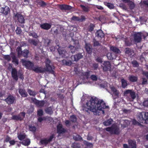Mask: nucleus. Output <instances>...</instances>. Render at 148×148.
Segmentation results:
<instances>
[{
    "label": "nucleus",
    "instance_id": "f257e3e1",
    "mask_svg": "<svg viewBox=\"0 0 148 148\" xmlns=\"http://www.w3.org/2000/svg\"><path fill=\"white\" fill-rule=\"evenodd\" d=\"M108 108L109 107L106 106L102 100L99 99L96 97L92 98L82 107L83 110L87 112L88 114L91 112H93L94 115L98 116L101 114H104V109Z\"/></svg>",
    "mask_w": 148,
    "mask_h": 148
},
{
    "label": "nucleus",
    "instance_id": "f03ea898",
    "mask_svg": "<svg viewBox=\"0 0 148 148\" xmlns=\"http://www.w3.org/2000/svg\"><path fill=\"white\" fill-rule=\"evenodd\" d=\"M106 130L109 132L111 134H115L118 135L120 134L121 131L119 127L116 125H112L111 127L106 128Z\"/></svg>",
    "mask_w": 148,
    "mask_h": 148
},
{
    "label": "nucleus",
    "instance_id": "7ed1b4c3",
    "mask_svg": "<svg viewBox=\"0 0 148 148\" xmlns=\"http://www.w3.org/2000/svg\"><path fill=\"white\" fill-rule=\"evenodd\" d=\"M14 19L17 21V24L21 26L22 27H24V25H22L25 23V19L23 16L20 13H14Z\"/></svg>",
    "mask_w": 148,
    "mask_h": 148
},
{
    "label": "nucleus",
    "instance_id": "20e7f679",
    "mask_svg": "<svg viewBox=\"0 0 148 148\" xmlns=\"http://www.w3.org/2000/svg\"><path fill=\"white\" fill-rule=\"evenodd\" d=\"M12 77L15 80L17 81L18 79V77L20 79H23L24 77L22 73L20 72H18V71L15 68H12L11 71Z\"/></svg>",
    "mask_w": 148,
    "mask_h": 148
},
{
    "label": "nucleus",
    "instance_id": "39448f33",
    "mask_svg": "<svg viewBox=\"0 0 148 148\" xmlns=\"http://www.w3.org/2000/svg\"><path fill=\"white\" fill-rule=\"evenodd\" d=\"M45 69L47 72H49L52 74H54V71L53 69H54V67L52 66V63L51 61L48 59L47 58L45 61Z\"/></svg>",
    "mask_w": 148,
    "mask_h": 148
},
{
    "label": "nucleus",
    "instance_id": "423d86ee",
    "mask_svg": "<svg viewBox=\"0 0 148 148\" xmlns=\"http://www.w3.org/2000/svg\"><path fill=\"white\" fill-rule=\"evenodd\" d=\"M22 63L23 65L25 66L27 69L32 70L34 67V64L33 62L29 61L26 60H23Z\"/></svg>",
    "mask_w": 148,
    "mask_h": 148
},
{
    "label": "nucleus",
    "instance_id": "0eeeda50",
    "mask_svg": "<svg viewBox=\"0 0 148 148\" xmlns=\"http://www.w3.org/2000/svg\"><path fill=\"white\" fill-rule=\"evenodd\" d=\"M58 52L60 55L62 57L67 58L69 56L68 53L63 48L59 47L58 49Z\"/></svg>",
    "mask_w": 148,
    "mask_h": 148
},
{
    "label": "nucleus",
    "instance_id": "6e6552de",
    "mask_svg": "<svg viewBox=\"0 0 148 148\" xmlns=\"http://www.w3.org/2000/svg\"><path fill=\"white\" fill-rule=\"evenodd\" d=\"M25 112H21L18 115L13 116L12 117V119L17 121H22L25 117Z\"/></svg>",
    "mask_w": 148,
    "mask_h": 148
},
{
    "label": "nucleus",
    "instance_id": "1a4fd4ad",
    "mask_svg": "<svg viewBox=\"0 0 148 148\" xmlns=\"http://www.w3.org/2000/svg\"><path fill=\"white\" fill-rule=\"evenodd\" d=\"M128 94L130 95V97L133 100L136 97L135 93L132 90H126L124 91L123 95L124 96H127Z\"/></svg>",
    "mask_w": 148,
    "mask_h": 148
},
{
    "label": "nucleus",
    "instance_id": "9d476101",
    "mask_svg": "<svg viewBox=\"0 0 148 148\" xmlns=\"http://www.w3.org/2000/svg\"><path fill=\"white\" fill-rule=\"evenodd\" d=\"M132 37H146L148 36V33L145 32H133L131 33Z\"/></svg>",
    "mask_w": 148,
    "mask_h": 148
},
{
    "label": "nucleus",
    "instance_id": "9b49d317",
    "mask_svg": "<svg viewBox=\"0 0 148 148\" xmlns=\"http://www.w3.org/2000/svg\"><path fill=\"white\" fill-rule=\"evenodd\" d=\"M31 100L34 104L40 107H43L45 103L44 100L39 101L33 97L31 98Z\"/></svg>",
    "mask_w": 148,
    "mask_h": 148
},
{
    "label": "nucleus",
    "instance_id": "f8f14e48",
    "mask_svg": "<svg viewBox=\"0 0 148 148\" xmlns=\"http://www.w3.org/2000/svg\"><path fill=\"white\" fill-rule=\"evenodd\" d=\"M4 101L8 105H10L15 102L16 99L14 97L10 95L8 96L6 99H5Z\"/></svg>",
    "mask_w": 148,
    "mask_h": 148
},
{
    "label": "nucleus",
    "instance_id": "ddd939ff",
    "mask_svg": "<svg viewBox=\"0 0 148 148\" xmlns=\"http://www.w3.org/2000/svg\"><path fill=\"white\" fill-rule=\"evenodd\" d=\"M36 73H43L46 71L45 68L41 66H36V67H34L32 70Z\"/></svg>",
    "mask_w": 148,
    "mask_h": 148
},
{
    "label": "nucleus",
    "instance_id": "4468645a",
    "mask_svg": "<svg viewBox=\"0 0 148 148\" xmlns=\"http://www.w3.org/2000/svg\"><path fill=\"white\" fill-rule=\"evenodd\" d=\"M54 136V135L53 134L50 136L49 139H48L45 138L41 140L40 141V143L42 145H46L52 140Z\"/></svg>",
    "mask_w": 148,
    "mask_h": 148
},
{
    "label": "nucleus",
    "instance_id": "2eb2a0df",
    "mask_svg": "<svg viewBox=\"0 0 148 148\" xmlns=\"http://www.w3.org/2000/svg\"><path fill=\"white\" fill-rule=\"evenodd\" d=\"M103 70L104 71H107L110 70L111 68V64L110 62L104 61L103 64Z\"/></svg>",
    "mask_w": 148,
    "mask_h": 148
},
{
    "label": "nucleus",
    "instance_id": "dca6fc26",
    "mask_svg": "<svg viewBox=\"0 0 148 148\" xmlns=\"http://www.w3.org/2000/svg\"><path fill=\"white\" fill-rule=\"evenodd\" d=\"M83 57V56L81 53H78L75 55L72 56L71 58L73 61H77Z\"/></svg>",
    "mask_w": 148,
    "mask_h": 148
},
{
    "label": "nucleus",
    "instance_id": "f3484780",
    "mask_svg": "<svg viewBox=\"0 0 148 148\" xmlns=\"http://www.w3.org/2000/svg\"><path fill=\"white\" fill-rule=\"evenodd\" d=\"M85 48L87 53L89 54L92 53L93 48L92 46L89 43H86Z\"/></svg>",
    "mask_w": 148,
    "mask_h": 148
},
{
    "label": "nucleus",
    "instance_id": "a211bd4d",
    "mask_svg": "<svg viewBox=\"0 0 148 148\" xmlns=\"http://www.w3.org/2000/svg\"><path fill=\"white\" fill-rule=\"evenodd\" d=\"M0 12L4 15H7L10 13V9L8 6H6L5 8H1Z\"/></svg>",
    "mask_w": 148,
    "mask_h": 148
},
{
    "label": "nucleus",
    "instance_id": "6ab92c4d",
    "mask_svg": "<svg viewBox=\"0 0 148 148\" xmlns=\"http://www.w3.org/2000/svg\"><path fill=\"white\" fill-rule=\"evenodd\" d=\"M57 133L59 134H62L65 132L66 131L64 128H63L62 124H59L57 126Z\"/></svg>",
    "mask_w": 148,
    "mask_h": 148
},
{
    "label": "nucleus",
    "instance_id": "aec40b11",
    "mask_svg": "<svg viewBox=\"0 0 148 148\" xmlns=\"http://www.w3.org/2000/svg\"><path fill=\"white\" fill-rule=\"evenodd\" d=\"M51 25L50 23H45L40 25V27L42 29L45 30H48L51 27Z\"/></svg>",
    "mask_w": 148,
    "mask_h": 148
},
{
    "label": "nucleus",
    "instance_id": "412c9836",
    "mask_svg": "<svg viewBox=\"0 0 148 148\" xmlns=\"http://www.w3.org/2000/svg\"><path fill=\"white\" fill-rule=\"evenodd\" d=\"M18 92L21 97H27L28 95L27 92L24 89L19 88Z\"/></svg>",
    "mask_w": 148,
    "mask_h": 148
},
{
    "label": "nucleus",
    "instance_id": "4be33fe9",
    "mask_svg": "<svg viewBox=\"0 0 148 148\" xmlns=\"http://www.w3.org/2000/svg\"><path fill=\"white\" fill-rule=\"evenodd\" d=\"M129 148H136V142L135 141L132 140H128Z\"/></svg>",
    "mask_w": 148,
    "mask_h": 148
},
{
    "label": "nucleus",
    "instance_id": "5701e85b",
    "mask_svg": "<svg viewBox=\"0 0 148 148\" xmlns=\"http://www.w3.org/2000/svg\"><path fill=\"white\" fill-rule=\"evenodd\" d=\"M110 88L115 96L118 97L119 94V91L117 90L113 86H110Z\"/></svg>",
    "mask_w": 148,
    "mask_h": 148
},
{
    "label": "nucleus",
    "instance_id": "b1692460",
    "mask_svg": "<svg viewBox=\"0 0 148 148\" xmlns=\"http://www.w3.org/2000/svg\"><path fill=\"white\" fill-rule=\"evenodd\" d=\"M140 118H141V120H145V123H146V121L148 120V112H145L144 114V117H143L142 114L141 113L140 116Z\"/></svg>",
    "mask_w": 148,
    "mask_h": 148
},
{
    "label": "nucleus",
    "instance_id": "393cba45",
    "mask_svg": "<svg viewBox=\"0 0 148 148\" xmlns=\"http://www.w3.org/2000/svg\"><path fill=\"white\" fill-rule=\"evenodd\" d=\"M29 53V51L27 49H25L23 51L21 52L20 55H21L24 57L27 58L28 57V54Z\"/></svg>",
    "mask_w": 148,
    "mask_h": 148
},
{
    "label": "nucleus",
    "instance_id": "a878e982",
    "mask_svg": "<svg viewBox=\"0 0 148 148\" xmlns=\"http://www.w3.org/2000/svg\"><path fill=\"white\" fill-rule=\"evenodd\" d=\"M138 78L137 76L132 75H130L129 77V80L131 82H135L137 81Z\"/></svg>",
    "mask_w": 148,
    "mask_h": 148
},
{
    "label": "nucleus",
    "instance_id": "bb28decb",
    "mask_svg": "<svg viewBox=\"0 0 148 148\" xmlns=\"http://www.w3.org/2000/svg\"><path fill=\"white\" fill-rule=\"evenodd\" d=\"M30 140L29 138H27L23 140L21 143L23 145L27 146L30 144Z\"/></svg>",
    "mask_w": 148,
    "mask_h": 148
},
{
    "label": "nucleus",
    "instance_id": "cd10ccee",
    "mask_svg": "<svg viewBox=\"0 0 148 148\" xmlns=\"http://www.w3.org/2000/svg\"><path fill=\"white\" fill-rule=\"evenodd\" d=\"M95 34L97 37H104V33L103 32V31L100 29L97 30Z\"/></svg>",
    "mask_w": 148,
    "mask_h": 148
},
{
    "label": "nucleus",
    "instance_id": "c85d7f7f",
    "mask_svg": "<svg viewBox=\"0 0 148 148\" xmlns=\"http://www.w3.org/2000/svg\"><path fill=\"white\" fill-rule=\"evenodd\" d=\"M110 49L113 52L116 53H121L120 51L118 48L114 46L111 47H110Z\"/></svg>",
    "mask_w": 148,
    "mask_h": 148
},
{
    "label": "nucleus",
    "instance_id": "c756f323",
    "mask_svg": "<svg viewBox=\"0 0 148 148\" xmlns=\"http://www.w3.org/2000/svg\"><path fill=\"white\" fill-rule=\"evenodd\" d=\"M60 8L62 10H69L71 9L70 6L66 5H61L60 6Z\"/></svg>",
    "mask_w": 148,
    "mask_h": 148
},
{
    "label": "nucleus",
    "instance_id": "7c9ffc66",
    "mask_svg": "<svg viewBox=\"0 0 148 148\" xmlns=\"http://www.w3.org/2000/svg\"><path fill=\"white\" fill-rule=\"evenodd\" d=\"M62 61V64L64 65L70 66L72 64V62L70 60H63Z\"/></svg>",
    "mask_w": 148,
    "mask_h": 148
},
{
    "label": "nucleus",
    "instance_id": "2f4dec72",
    "mask_svg": "<svg viewBox=\"0 0 148 148\" xmlns=\"http://www.w3.org/2000/svg\"><path fill=\"white\" fill-rule=\"evenodd\" d=\"M29 130V131H31L33 132H35L36 130V127L32 125L31 124L28 125Z\"/></svg>",
    "mask_w": 148,
    "mask_h": 148
},
{
    "label": "nucleus",
    "instance_id": "473e14b6",
    "mask_svg": "<svg viewBox=\"0 0 148 148\" xmlns=\"http://www.w3.org/2000/svg\"><path fill=\"white\" fill-rule=\"evenodd\" d=\"M131 38L128 39V38H126L125 40V44L127 46H130L132 45Z\"/></svg>",
    "mask_w": 148,
    "mask_h": 148
},
{
    "label": "nucleus",
    "instance_id": "72a5a7b5",
    "mask_svg": "<svg viewBox=\"0 0 148 148\" xmlns=\"http://www.w3.org/2000/svg\"><path fill=\"white\" fill-rule=\"evenodd\" d=\"M112 121L113 120L112 119L110 118L104 121L103 122V124L105 126H109L111 124L112 122Z\"/></svg>",
    "mask_w": 148,
    "mask_h": 148
},
{
    "label": "nucleus",
    "instance_id": "f704fd0d",
    "mask_svg": "<svg viewBox=\"0 0 148 148\" xmlns=\"http://www.w3.org/2000/svg\"><path fill=\"white\" fill-rule=\"evenodd\" d=\"M27 92L30 96H32L33 97H35L37 94V93L36 92L32 91L30 89H27Z\"/></svg>",
    "mask_w": 148,
    "mask_h": 148
},
{
    "label": "nucleus",
    "instance_id": "c9c22d12",
    "mask_svg": "<svg viewBox=\"0 0 148 148\" xmlns=\"http://www.w3.org/2000/svg\"><path fill=\"white\" fill-rule=\"evenodd\" d=\"M11 57L12 59V62H15L17 65L18 64V60L16 58L15 55L14 54H12L11 56Z\"/></svg>",
    "mask_w": 148,
    "mask_h": 148
},
{
    "label": "nucleus",
    "instance_id": "e433bc0d",
    "mask_svg": "<svg viewBox=\"0 0 148 148\" xmlns=\"http://www.w3.org/2000/svg\"><path fill=\"white\" fill-rule=\"evenodd\" d=\"M121 82L122 87L123 88H126L127 85V81L123 78L121 79Z\"/></svg>",
    "mask_w": 148,
    "mask_h": 148
},
{
    "label": "nucleus",
    "instance_id": "4c0bfd02",
    "mask_svg": "<svg viewBox=\"0 0 148 148\" xmlns=\"http://www.w3.org/2000/svg\"><path fill=\"white\" fill-rule=\"evenodd\" d=\"M26 135L25 134H20L18 135L17 137L19 140L22 141L26 138Z\"/></svg>",
    "mask_w": 148,
    "mask_h": 148
},
{
    "label": "nucleus",
    "instance_id": "58836bf2",
    "mask_svg": "<svg viewBox=\"0 0 148 148\" xmlns=\"http://www.w3.org/2000/svg\"><path fill=\"white\" fill-rule=\"evenodd\" d=\"M45 111L46 113L50 115L51 114L53 113L52 109L51 107L46 108Z\"/></svg>",
    "mask_w": 148,
    "mask_h": 148
},
{
    "label": "nucleus",
    "instance_id": "ea45409f",
    "mask_svg": "<svg viewBox=\"0 0 148 148\" xmlns=\"http://www.w3.org/2000/svg\"><path fill=\"white\" fill-rule=\"evenodd\" d=\"M133 66L134 67H138L139 66V64L138 62L136 60H133L131 62Z\"/></svg>",
    "mask_w": 148,
    "mask_h": 148
},
{
    "label": "nucleus",
    "instance_id": "a19ab883",
    "mask_svg": "<svg viewBox=\"0 0 148 148\" xmlns=\"http://www.w3.org/2000/svg\"><path fill=\"white\" fill-rule=\"evenodd\" d=\"M70 118L71 121L73 123H75L77 121V118L74 114H73L71 116H70Z\"/></svg>",
    "mask_w": 148,
    "mask_h": 148
},
{
    "label": "nucleus",
    "instance_id": "79ce46f5",
    "mask_svg": "<svg viewBox=\"0 0 148 148\" xmlns=\"http://www.w3.org/2000/svg\"><path fill=\"white\" fill-rule=\"evenodd\" d=\"M73 137L75 141L80 140L82 139V138L81 136L78 134H77L75 136H73Z\"/></svg>",
    "mask_w": 148,
    "mask_h": 148
},
{
    "label": "nucleus",
    "instance_id": "37998d69",
    "mask_svg": "<svg viewBox=\"0 0 148 148\" xmlns=\"http://www.w3.org/2000/svg\"><path fill=\"white\" fill-rule=\"evenodd\" d=\"M71 147L73 148H80L81 146L79 143H75L72 144Z\"/></svg>",
    "mask_w": 148,
    "mask_h": 148
},
{
    "label": "nucleus",
    "instance_id": "c03bdc74",
    "mask_svg": "<svg viewBox=\"0 0 148 148\" xmlns=\"http://www.w3.org/2000/svg\"><path fill=\"white\" fill-rule=\"evenodd\" d=\"M104 4L110 9H113L114 8V5L110 3H105Z\"/></svg>",
    "mask_w": 148,
    "mask_h": 148
},
{
    "label": "nucleus",
    "instance_id": "a18cd8bd",
    "mask_svg": "<svg viewBox=\"0 0 148 148\" xmlns=\"http://www.w3.org/2000/svg\"><path fill=\"white\" fill-rule=\"evenodd\" d=\"M84 143L88 147H92L93 146V144L92 143H90L86 141H84Z\"/></svg>",
    "mask_w": 148,
    "mask_h": 148
},
{
    "label": "nucleus",
    "instance_id": "49530a36",
    "mask_svg": "<svg viewBox=\"0 0 148 148\" xmlns=\"http://www.w3.org/2000/svg\"><path fill=\"white\" fill-rule=\"evenodd\" d=\"M51 40H49L48 38L45 40L44 42L45 45L46 46H49L50 45V44L51 43Z\"/></svg>",
    "mask_w": 148,
    "mask_h": 148
},
{
    "label": "nucleus",
    "instance_id": "de8ad7c7",
    "mask_svg": "<svg viewBox=\"0 0 148 148\" xmlns=\"http://www.w3.org/2000/svg\"><path fill=\"white\" fill-rule=\"evenodd\" d=\"M80 6L83 10L85 12H88L89 11V8L88 6H85L83 5H81Z\"/></svg>",
    "mask_w": 148,
    "mask_h": 148
},
{
    "label": "nucleus",
    "instance_id": "09e8293b",
    "mask_svg": "<svg viewBox=\"0 0 148 148\" xmlns=\"http://www.w3.org/2000/svg\"><path fill=\"white\" fill-rule=\"evenodd\" d=\"M132 124L134 125L140 126L141 124L140 123L137 121L135 119H133L132 121Z\"/></svg>",
    "mask_w": 148,
    "mask_h": 148
},
{
    "label": "nucleus",
    "instance_id": "8fccbe9b",
    "mask_svg": "<svg viewBox=\"0 0 148 148\" xmlns=\"http://www.w3.org/2000/svg\"><path fill=\"white\" fill-rule=\"evenodd\" d=\"M90 71L84 72L83 73V75L88 79L90 76Z\"/></svg>",
    "mask_w": 148,
    "mask_h": 148
},
{
    "label": "nucleus",
    "instance_id": "3c124183",
    "mask_svg": "<svg viewBox=\"0 0 148 148\" xmlns=\"http://www.w3.org/2000/svg\"><path fill=\"white\" fill-rule=\"evenodd\" d=\"M93 45L94 46H97L100 45V44L98 41H97L95 38L93 39Z\"/></svg>",
    "mask_w": 148,
    "mask_h": 148
},
{
    "label": "nucleus",
    "instance_id": "603ef678",
    "mask_svg": "<svg viewBox=\"0 0 148 148\" xmlns=\"http://www.w3.org/2000/svg\"><path fill=\"white\" fill-rule=\"evenodd\" d=\"M11 56L9 55H4L3 58L6 60H7L8 62L11 60Z\"/></svg>",
    "mask_w": 148,
    "mask_h": 148
},
{
    "label": "nucleus",
    "instance_id": "864d4df0",
    "mask_svg": "<svg viewBox=\"0 0 148 148\" xmlns=\"http://www.w3.org/2000/svg\"><path fill=\"white\" fill-rule=\"evenodd\" d=\"M16 34L18 35L21 34L22 33V30L21 28L18 27H17L16 30Z\"/></svg>",
    "mask_w": 148,
    "mask_h": 148
},
{
    "label": "nucleus",
    "instance_id": "5fc2aeb1",
    "mask_svg": "<svg viewBox=\"0 0 148 148\" xmlns=\"http://www.w3.org/2000/svg\"><path fill=\"white\" fill-rule=\"evenodd\" d=\"M29 42L30 43L33 44V45L35 46H36L38 44L37 41L34 40L29 39Z\"/></svg>",
    "mask_w": 148,
    "mask_h": 148
},
{
    "label": "nucleus",
    "instance_id": "6e6d98bb",
    "mask_svg": "<svg viewBox=\"0 0 148 148\" xmlns=\"http://www.w3.org/2000/svg\"><path fill=\"white\" fill-rule=\"evenodd\" d=\"M131 49L128 48H126L125 49V53L128 54H131Z\"/></svg>",
    "mask_w": 148,
    "mask_h": 148
},
{
    "label": "nucleus",
    "instance_id": "4d7b16f0",
    "mask_svg": "<svg viewBox=\"0 0 148 148\" xmlns=\"http://www.w3.org/2000/svg\"><path fill=\"white\" fill-rule=\"evenodd\" d=\"M128 3L130 8L131 9H132L134 8L135 7V5L133 2L130 1Z\"/></svg>",
    "mask_w": 148,
    "mask_h": 148
},
{
    "label": "nucleus",
    "instance_id": "13d9d810",
    "mask_svg": "<svg viewBox=\"0 0 148 148\" xmlns=\"http://www.w3.org/2000/svg\"><path fill=\"white\" fill-rule=\"evenodd\" d=\"M29 36L32 37H36L37 36L36 34L34 32H31L29 33Z\"/></svg>",
    "mask_w": 148,
    "mask_h": 148
},
{
    "label": "nucleus",
    "instance_id": "bf43d9fd",
    "mask_svg": "<svg viewBox=\"0 0 148 148\" xmlns=\"http://www.w3.org/2000/svg\"><path fill=\"white\" fill-rule=\"evenodd\" d=\"M134 41L136 43L140 42L142 39V38H134Z\"/></svg>",
    "mask_w": 148,
    "mask_h": 148
},
{
    "label": "nucleus",
    "instance_id": "052dcab7",
    "mask_svg": "<svg viewBox=\"0 0 148 148\" xmlns=\"http://www.w3.org/2000/svg\"><path fill=\"white\" fill-rule=\"evenodd\" d=\"M90 78L93 81H96L97 79V77L96 75H92Z\"/></svg>",
    "mask_w": 148,
    "mask_h": 148
},
{
    "label": "nucleus",
    "instance_id": "680f3d73",
    "mask_svg": "<svg viewBox=\"0 0 148 148\" xmlns=\"http://www.w3.org/2000/svg\"><path fill=\"white\" fill-rule=\"evenodd\" d=\"M99 66L98 64L97 63H94L92 64V66L95 70H97Z\"/></svg>",
    "mask_w": 148,
    "mask_h": 148
},
{
    "label": "nucleus",
    "instance_id": "e2e57ef3",
    "mask_svg": "<svg viewBox=\"0 0 148 148\" xmlns=\"http://www.w3.org/2000/svg\"><path fill=\"white\" fill-rule=\"evenodd\" d=\"M38 115L40 116H42L43 115V111L41 109L39 110L37 112Z\"/></svg>",
    "mask_w": 148,
    "mask_h": 148
},
{
    "label": "nucleus",
    "instance_id": "0e129e2a",
    "mask_svg": "<svg viewBox=\"0 0 148 148\" xmlns=\"http://www.w3.org/2000/svg\"><path fill=\"white\" fill-rule=\"evenodd\" d=\"M107 56L109 60H112L113 59L111 54L110 53H108Z\"/></svg>",
    "mask_w": 148,
    "mask_h": 148
},
{
    "label": "nucleus",
    "instance_id": "69168bd1",
    "mask_svg": "<svg viewBox=\"0 0 148 148\" xmlns=\"http://www.w3.org/2000/svg\"><path fill=\"white\" fill-rule=\"evenodd\" d=\"M142 84L143 85L147 84H148V82L147 80L145 78H142Z\"/></svg>",
    "mask_w": 148,
    "mask_h": 148
},
{
    "label": "nucleus",
    "instance_id": "338daca9",
    "mask_svg": "<svg viewBox=\"0 0 148 148\" xmlns=\"http://www.w3.org/2000/svg\"><path fill=\"white\" fill-rule=\"evenodd\" d=\"M142 74L144 76H145L148 79V72L145 71H143Z\"/></svg>",
    "mask_w": 148,
    "mask_h": 148
},
{
    "label": "nucleus",
    "instance_id": "774afa93",
    "mask_svg": "<svg viewBox=\"0 0 148 148\" xmlns=\"http://www.w3.org/2000/svg\"><path fill=\"white\" fill-rule=\"evenodd\" d=\"M94 29V25L93 24H90L88 28V31L89 32H91L93 31Z\"/></svg>",
    "mask_w": 148,
    "mask_h": 148
}]
</instances>
